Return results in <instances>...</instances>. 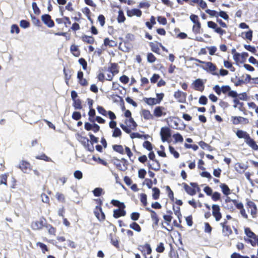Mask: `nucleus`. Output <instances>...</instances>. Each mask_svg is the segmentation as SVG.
Returning <instances> with one entry per match:
<instances>
[{
	"mask_svg": "<svg viewBox=\"0 0 258 258\" xmlns=\"http://www.w3.org/2000/svg\"><path fill=\"white\" fill-rule=\"evenodd\" d=\"M112 204L119 207V209H115L113 211V217L118 218L121 216H124L126 214L125 211L124 210L125 205L123 203H120L117 200H112Z\"/></svg>",
	"mask_w": 258,
	"mask_h": 258,
	"instance_id": "nucleus-1",
	"label": "nucleus"
},
{
	"mask_svg": "<svg viewBox=\"0 0 258 258\" xmlns=\"http://www.w3.org/2000/svg\"><path fill=\"white\" fill-rule=\"evenodd\" d=\"M125 123V125L121 123L120 124V126L121 128L127 134L131 133L132 130H135L137 126V124L132 117L126 119Z\"/></svg>",
	"mask_w": 258,
	"mask_h": 258,
	"instance_id": "nucleus-2",
	"label": "nucleus"
},
{
	"mask_svg": "<svg viewBox=\"0 0 258 258\" xmlns=\"http://www.w3.org/2000/svg\"><path fill=\"white\" fill-rule=\"evenodd\" d=\"M212 214L215 218L216 221H219L221 219L222 215L220 213V208L218 205H213L212 207Z\"/></svg>",
	"mask_w": 258,
	"mask_h": 258,
	"instance_id": "nucleus-3",
	"label": "nucleus"
},
{
	"mask_svg": "<svg viewBox=\"0 0 258 258\" xmlns=\"http://www.w3.org/2000/svg\"><path fill=\"white\" fill-rule=\"evenodd\" d=\"M162 141L164 142L171 137L170 130L167 127H162L160 132Z\"/></svg>",
	"mask_w": 258,
	"mask_h": 258,
	"instance_id": "nucleus-4",
	"label": "nucleus"
},
{
	"mask_svg": "<svg viewBox=\"0 0 258 258\" xmlns=\"http://www.w3.org/2000/svg\"><path fill=\"white\" fill-rule=\"evenodd\" d=\"M205 68H204V69L210 72L213 75L218 76H219L218 73L215 72L217 69V68L215 64H214L211 62H206L205 63Z\"/></svg>",
	"mask_w": 258,
	"mask_h": 258,
	"instance_id": "nucleus-5",
	"label": "nucleus"
},
{
	"mask_svg": "<svg viewBox=\"0 0 258 258\" xmlns=\"http://www.w3.org/2000/svg\"><path fill=\"white\" fill-rule=\"evenodd\" d=\"M30 164L29 163L22 160L20 164L18 166V168H20L22 172L25 173H28L30 170Z\"/></svg>",
	"mask_w": 258,
	"mask_h": 258,
	"instance_id": "nucleus-6",
	"label": "nucleus"
},
{
	"mask_svg": "<svg viewBox=\"0 0 258 258\" xmlns=\"http://www.w3.org/2000/svg\"><path fill=\"white\" fill-rule=\"evenodd\" d=\"M42 21L48 27L51 28L54 26V23L51 19V17L48 14L43 15L41 16Z\"/></svg>",
	"mask_w": 258,
	"mask_h": 258,
	"instance_id": "nucleus-7",
	"label": "nucleus"
},
{
	"mask_svg": "<svg viewBox=\"0 0 258 258\" xmlns=\"http://www.w3.org/2000/svg\"><path fill=\"white\" fill-rule=\"evenodd\" d=\"M44 224V219L42 218L39 221L33 222L31 224V228L33 230H40L43 228Z\"/></svg>",
	"mask_w": 258,
	"mask_h": 258,
	"instance_id": "nucleus-8",
	"label": "nucleus"
},
{
	"mask_svg": "<svg viewBox=\"0 0 258 258\" xmlns=\"http://www.w3.org/2000/svg\"><path fill=\"white\" fill-rule=\"evenodd\" d=\"M94 212L95 216L99 221L104 220L105 215L102 212V210L100 206H96Z\"/></svg>",
	"mask_w": 258,
	"mask_h": 258,
	"instance_id": "nucleus-9",
	"label": "nucleus"
},
{
	"mask_svg": "<svg viewBox=\"0 0 258 258\" xmlns=\"http://www.w3.org/2000/svg\"><path fill=\"white\" fill-rule=\"evenodd\" d=\"M186 94L181 91L178 90L175 92L174 96L179 102H183L185 100Z\"/></svg>",
	"mask_w": 258,
	"mask_h": 258,
	"instance_id": "nucleus-10",
	"label": "nucleus"
},
{
	"mask_svg": "<svg viewBox=\"0 0 258 258\" xmlns=\"http://www.w3.org/2000/svg\"><path fill=\"white\" fill-rule=\"evenodd\" d=\"M164 107L162 106H157L154 109V115L157 117L165 116L166 113L164 111Z\"/></svg>",
	"mask_w": 258,
	"mask_h": 258,
	"instance_id": "nucleus-11",
	"label": "nucleus"
},
{
	"mask_svg": "<svg viewBox=\"0 0 258 258\" xmlns=\"http://www.w3.org/2000/svg\"><path fill=\"white\" fill-rule=\"evenodd\" d=\"M194 88L195 90L203 91L204 89V83L202 80L198 79L194 81L193 83Z\"/></svg>",
	"mask_w": 258,
	"mask_h": 258,
	"instance_id": "nucleus-12",
	"label": "nucleus"
},
{
	"mask_svg": "<svg viewBox=\"0 0 258 258\" xmlns=\"http://www.w3.org/2000/svg\"><path fill=\"white\" fill-rule=\"evenodd\" d=\"M247 206L250 208V213L253 217H255L256 214V207L255 204L252 201H248L247 203Z\"/></svg>",
	"mask_w": 258,
	"mask_h": 258,
	"instance_id": "nucleus-13",
	"label": "nucleus"
},
{
	"mask_svg": "<svg viewBox=\"0 0 258 258\" xmlns=\"http://www.w3.org/2000/svg\"><path fill=\"white\" fill-rule=\"evenodd\" d=\"M245 142L253 150L255 151L258 150V146L254 142V141L250 137L248 138L247 140L245 141Z\"/></svg>",
	"mask_w": 258,
	"mask_h": 258,
	"instance_id": "nucleus-14",
	"label": "nucleus"
},
{
	"mask_svg": "<svg viewBox=\"0 0 258 258\" xmlns=\"http://www.w3.org/2000/svg\"><path fill=\"white\" fill-rule=\"evenodd\" d=\"M141 115L146 120L153 119L154 118L153 115L151 113L150 111L146 109L142 110Z\"/></svg>",
	"mask_w": 258,
	"mask_h": 258,
	"instance_id": "nucleus-15",
	"label": "nucleus"
},
{
	"mask_svg": "<svg viewBox=\"0 0 258 258\" xmlns=\"http://www.w3.org/2000/svg\"><path fill=\"white\" fill-rule=\"evenodd\" d=\"M182 185L185 190V191L189 195L193 196L196 194V191L195 188L189 186L185 183H183Z\"/></svg>",
	"mask_w": 258,
	"mask_h": 258,
	"instance_id": "nucleus-16",
	"label": "nucleus"
},
{
	"mask_svg": "<svg viewBox=\"0 0 258 258\" xmlns=\"http://www.w3.org/2000/svg\"><path fill=\"white\" fill-rule=\"evenodd\" d=\"M236 136L238 138L244 139L245 141L247 140L248 138L250 137L249 135L246 132L242 130H238L236 132Z\"/></svg>",
	"mask_w": 258,
	"mask_h": 258,
	"instance_id": "nucleus-17",
	"label": "nucleus"
},
{
	"mask_svg": "<svg viewBox=\"0 0 258 258\" xmlns=\"http://www.w3.org/2000/svg\"><path fill=\"white\" fill-rule=\"evenodd\" d=\"M127 15L129 17L136 16L137 17H141L142 15V12L139 9H134L127 12Z\"/></svg>",
	"mask_w": 258,
	"mask_h": 258,
	"instance_id": "nucleus-18",
	"label": "nucleus"
},
{
	"mask_svg": "<svg viewBox=\"0 0 258 258\" xmlns=\"http://www.w3.org/2000/svg\"><path fill=\"white\" fill-rule=\"evenodd\" d=\"M232 118L233 123L234 124H237L242 122H248L247 119L246 118L241 116H232Z\"/></svg>",
	"mask_w": 258,
	"mask_h": 258,
	"instance_id": "nucleus-19",
	"label": "nucleus"
},
{
	"mask_svg": "<svg viewBox=\"0 0 258 258\" xmlns=\"http://www.w3.org/2000/svg\"><path fill=\"white\" fill-rule=\"evenodd\" d=\"M139 249L143 252H145V249H147L146 254H150L152 252V248L149 244L146 243L144 245L140 246Z\"/></svg>",
	"mask_w": 258,
	"mask_h": 258,
	"instance_id": "nucleus-20",
	"label": "nucleus"
},
{
	"mask_svg": "<svg viewBox=\"0 0 258 258\" xmlns=\"http://www.w3.org/2000/svg\"><path fill=\"white\" fill-rule=\"evenodd\" d=\"M222 228V232L224 236H228L232 233V231L229 226L224 225Z\"/></svg>",
	"mask_w": 258,
	"mask_h": 258,
	"instance_id": "nucleus-21",
	"label": "nucleus"
},
{
	"mask_svg": "<svg viewBox=\"0 0 258 258\" xmlns=\"http://www.w3.org/2000/svg\"><path fill=\"white\" fill-rule=\"evenodd\" d=\"M144 100L149 105H153L158 104L156 98H144Z\"/></svg>",
	"mask_w": 258,
	"mask_h": 258,
	"instance_id": "nucleus-22",
	"label": "nucleus"
},
{
	"mask_svg": "<svg viewBox=\"0 0 258 258\" xmlns=\"http://www.w3.org/2000/svg\"><path fill=\"white\" fill-rule=\"evenodd\" d=\"M220 187H221L223 194L225 195L228 196L230 194V190L226 184L222 183L220 184Z\"/></svg>",
	"mask_w": 258,
	"mask_h": 258,
	"instance_id": "nucleus-23",
	"label": "nucleus"
},
{
	"mask_svg": "<svg viewBox=\"0 0 258 258\" xmlns=\"http://www.w3.org/2000/svg\"><path fill=\"white\" fill-rule=\"evenodd\" d=\"M82 40L88 44H92L94 42V39L93 37L87 35H85L82 37Z\"/></svg>",
	"mask_w": 258,
	"mask_h": 258,
	"instance_id": "nucleus-24",
	"label": "nucleus"
},
{
	"mask_svg": "<svg viewBox=\"0 0 258 258\" xmlns=\"http://www.w3.org/2000/svg\"><path fill=\"white\" fill-rule=\"evenodd\" d=\"M153 194L152 197L154 200H157L159 198L160 190L157 187H154L152 188Z\"/></svg>",
	"mask_w": 258,
	"mask_h": 258,
	"instance_id": "nucleus-25",
	"label": "nucleus"
},
{
	"mask_svg": "<svg viewBox=\"0 0 258 258\" xmlns=\"http://www.w3.org/2000/svg\"><path fill=\"white\" fill-rule=\"evenodd\" d=\"M244 232L248 237L253 238L254 239H255V234L253 232H252L249 228H246L244 230Z\"/></svg>",
	"mask_w": 258,
	"mask_h": 258,
	"instance_id": "nucleus-26",
	"label": "nucleus"
},
{
	"mask_svg": "<svg viewBox=\"0 0 258 258\" xmlns=\"http://www.w3.org/2000/svg\"><path fill=\"white\" fill-rule=\"evenodd\" d=\"M130 227L138 232H140L141 231V227L138 223L136 222H133L132 224H131L130 225Z\"/></svg>",
	"mask_w": 258,
	"mask_h": 258,
	"instance_id": "nucleus-27",
	"label": "nucleus"
},
{
	"mask_svg": "<svg viewBox=\"0 0 258 258\" xmlns=\"http://www.w3.org/2000/svg\"><path fill=\"white\" fill-rule=\"evenodd\" d=\"M191 1L194 3L199 4L203 9H205L207 7V4L203 0H191Z\"/></svg>",
	"mask_w": 258,
	"mask_h": 258,
	"instance_id": "nucleus-28",
	"label": "nucleus"
},
{
	"mask_svg": "<svg viewBox=\"0 0 258 258\" xmlns=\"http://www.w3.org/2000/svg\"><path fill=\"white\" fill-rule=\"evenodd\" d=\"M113 149L115 151H116L120 154H123L124 153V150H123V147L121 145H113Z\"/></svg>",
	"mask_w": 258,
	"mask_h": 258,
	"instance_id": "nucleus-29",
	"label": "nucleus"
},
{
	"mask_svg": "<svg viewBox=\"0 0 258 258\" xmlns=\"http://www.w3.org/2000/svg\"><path fill=\"white\" fill-rule=\"evenodd\" d=\"M117 65L115 63H111V67L109 68L110 72L111 74H113V75L116 74L118 73V71L117 69Z\"/></svg>",
	"mask_w": 258,
	"mask_h": 258,
	"instance_id": "nucleus-30",
	"label": "nucleus"
},
{
	"mask_svg": "<svg viewBox=\"0 0 258 258\" xmlns=\"http://www.w3.org/2000/svg\"><path fill=\"white\" fill-rule=\"evenodd\" d=\"M79 141L85 147H86V146L90 144L89 140L86 137H81Z\"/></svg>",
	"mask_w": 258,
	"mask_h": 258,
	"instance_id": "nucleus-31",
	"label": "nucleus"
},
{
	"mask_svg": "<svg viewBox=\"0 0 258 258\" xmlns=\"http://www.w3.org/2000/svg\"><path fill=\"white\" fill-rule=\"evenodd\" d=\"M125 18L124 16L123 13L122 11H119L118 15L117 17V21L119 23H122L124 21Z\"/></svg>",
	"mask_w": 258,
	"mask_h": 258,
	"instance_id": "nucleus-32",
	"label": "nucleus"
},
{
	"mask_svg": "<svg viewBox=\"0 0 258 258\" xmlns=\"http://www.w3.org/2000/svg\"><path fill=\"white\" fill-rule=\"evenodd\" d=\"M200 29H201V24L200 23H198L197 24H195L192 27V31L194 33L196 34H198L200 33Z\"/></svg>",
	"mask_w": 258,
	"mask_h": 258,
	"instance_id": "nucleus-33",
	"label": "nucleus"
},
{
	"mask_svg": "<svg viewBox=\"0 0 258 258\" xmlns=\"http://www.w3.org/2000/svg\"><path fill=\"white\" fill-rule=\"evenodd\" d=\"M169 151L171 154H173L175 158H178L179 157V154L175 150L174 148L172 146L169 147Z\"/></svg>",
	"mask_w": 258,
	"mask_h": 258,
	"instance_id": "nucleus-34",
	"label": "nucleus"
},
{
	"mask_svg": "<svg viewBox=\"0 0 258 258\" xmlns=\"http://www.w3.org/2000/svg\"><path fill=\"white\" fill-rule=\"evenodd\" d=\"M36 158L37 159L43 160L45 161H51V159L44 154H43L40 156H37Z\"/></svg>",
	"mask_w": 258,
	"mask_h": 258,
	"instance_id": "nucleus-35",
	"label": "nucleus"
},
{
	"mask_svg": "<svg viewBox=\"0 0 258 258\" xmlns=\"http://www.w3.org/2000/svg\"><path fill=\"white\" fill-rule=\"evenodd\" d=\"M102 191H103L102 188H101L100 187H97V188H95L93 190V192L95 196L99 197L102 194Z\"/></svg>",
	"mask_w": 258,
	"mask_h": 258,
	"instance_id": "nucleus-36",
	"label": "nucleus"
},
{
	"mask_svg": "<svg viewBox=\"0 0 258 258\" xmlns=\"http://www.w3.org/2000/svg\"><path fill=\"white\" fill-rule=\"evenodd\" d=\"M121 131L119 128L116 127L114 129V131H113V132L112 134V136L113 137H115V138L119 137L121 136Z\"/></svg>",
	"mask_w": 258,
	"mask_h": 258,
	"instance_id": "nucleus-37",
	"label": "nucleus"
},
{
	"mask_svg": "<svg viewBox=\"0 0 258 258\" xmlns=\"http://www.w3.org/2000/svg\"><path fill=\"white\" fill-rule=\"evenodd\" d=\"M71 51L72 52L73 54L76 56H78L79 55L78 47L75 45H73L71 46Z\"/></svg>",
	"mask_w": 258,
	"mask_h": 258,
	"instance_id": "nucleus-38",
	"label": "nucleus"
},
{
	"mask_svg": "<svg viewBox=\"0 0 258 258\" xmlns=\"http://www.w3.org/2000/svg\"><path fill=\"white\" fill-rule=\"evenodd\" d=\"M8 175L7 174H2L0 176V184L7 185Z\"/></svg>",
	"mask_w": 258,
	"mask_h": 258,
	"instance_id": "nucleus-39",
	"label": "nucleus"
},
{
	"mask_svg": "<svg viewBox=\"0 0 258 258\" xmlns=\"http://www.w3.org/2000/svg\"><path fill=\"white\" fill-rule=\"evenodd\" d=\"M150 212H151V218L152 220L155 221V223L156 224H157L159 221V219L157 217V214L153 210H150Z\"/></svg>",
	"mask_w": 258,
	"mask_h": 258,
	"instance_id": "nucleus-40",
	"label": "nucleus"
},
{
	"mask_svg": "<svg viewBox=\"0 0 258 258\" xmlns=\"http://www.w3.org/2000/svg\"><path fill=\"white\" fill-rule=\"evenodd\" d=\"M206 12L212 17H218V13L216 11L208 9L206 10Z\"/></svg>",
	"mask_w": 258,
	"mask_h": 258,
	"instance_id": "nucleus-41",
	"label": "nucleus"
},
{
	"mask_svg": "<svg viewBox=\"0 0 258 258\" xmlns=\"http://www.w3.org/2000/svg\"><path fill=\"white\" fill-rule=\"evenodd\" d=\"M20 26L24 29L27 28L30 26V23L29 22L26 21V20H21L20 22Z\"/></svg>",
	"mask_w": 258,
	"mask_h": 258,
	"instance_id": "nucleus-42",
	"label": "nucleus"
},
{
	"mask_svg": "<svg viewBox=\"0 0 258 258\" xmlns=\"http://www.w3.org/2000/svg\"><path fill=\"white\" fill-rule=\"evenodd\" d=\"M74 106L76 109H80L82 108L81 102L80 99L74 100Z\"/></svg>",
	"mask_w": 258,
	"mask_h": 258,
	"instance_id": "nucleus-43",
	"label": "nucleus"
},
{
	"mask_svg": "<svg viewBox=\"0 0 258 258\" xmlns=\"http://www.w3.org/2000/svg\"><path fill=\"white\" fill-rule=\"evenodd\" d=\"M55 197L59 202H64L65 201L64 196L62 194L57 192L55 195Z\"/></svg>",
	"mask_w": 258,
	"mask_h": 258,
	"instance_id": "nucleus-44",
	"label": "nucleus"
},
{
	"mask_svg": "<svg viewBox=\"0 0 258 258\" xmlns=\"http://www.w3.org/2000/svg\"><path fill=\"white\" fill-rule=\"evenodd\" d=\"M244 47L246 50L255 54L256 50L254 47L251 46L250 45H244Z\"/></svg>",
	"mask_w": 258,
	"mask_h": 258,
	"instance_id": "nucleus-45",
	"label": "nucleus"
},
{
	"mask_svg": "<svg viewBox=\"0 0 258 258\" xmlns=\"http://www.w3.org/2000/svg\"><path fill=\"white\" fill-rule=\"evenodd\" d=\"M143 147L148 151H151L152 150V146L151 143L149 141H145L143 143Z\"/></svg>",
	"mask_w": 258,
	"mask_h": 258,
	"instance_id": "nucleus-46",
	"label": "nucleus"
},
{
	"mask_svg": "<svg viewBox=\"0 0 258 258\" xmlns=\"http://www.w3.org/2000/svg\"><path fill=\"white\" fill-rule=\"evenodd\" d=\"M173 137L176 142H182L183 141L182 136L179 134H175Z\"/></svg>",
	"mask_w": 258,
	"mask_h": 258,
	"instance_id": "nucleus-47",
	"label": "nucleus"
},
{
	"mask_svg": "<svg viewBox=\"0 0 258 258\" xmlns=\"http://www.w3.org/2000/svg\"><path fill=\"white\" fill-rule=\"evenodd\" d=\"M32 7L34 11V13L36 15H39L40 13V11L36 3L33 2L32 4Z\"/></svg>",
	"mask_w": 258,
	"mask_h": 258,
	"instance_id": "nucleus-48",
	"label": "nucleus"
},
{
	"mask_svg": "<svg viewBox=\"0 0 258 258\" xmlns=\"http://www.w3.org/2000/svg\"><path fill=\"white\" fill-rule=\"evenodd\" d=\"M79 63L82 66L83 69L85 70L87 69V63L85 59L81 58L79 59Z\"/></svg>",
	"mask_w": 258,
	"mask_h": 258,
	"instance_id": "nucleus-49",
	"label": "nucleus"
},
{
	"mask_svg": "<svg viewBox=\"0 0 258 258\" xmlns=\"http://www.w3.org/2000/svg\"><path fill=\"white\" fill-rule=\"evenodd\" d=\"M173 210L175 215H176L178 219L180 220V218L181 217V214L180 212V208L179 207H176V208L173 207Z\"/></svg>",
	"mask_w": 258,
	"mask_h": 258,
	"instance_id": "nucleus-50",
	"label": "nucleus"
},
{
	"mask_svg": "<svg viewBox=\"0 0 258 258\" xmlns=\"http://www.w3.org/2000/svg\"><path fill=\"white\" fill-rule=\"evenodd\" d=\"M97 111H98V112L100 114H102V115H103L104 116H106L107 115V111L102 106H98L97 107Z\"/></svg>",
	"mask_w": 258,
	"mask_h": 258,
	"instance_id": "nucleus-51",
	"label": "nucleus"
},
{
	"mask_svg": "<svg viewBox=\"0 0 258 258\" xmlns=\"http://www.w3.org/2000/svg\"><path fill=\"white\" fill-rule=\"evenodd\" d=\"M19 31H20V29H19L18 25L14 24L11 26V33H14L15 32L17 34H18L19 33Z\"/></svg>",
	"mask_w": 258,
	"mask_h": 258,
	"instance_id": "nucleus-52",
	"label": "nucleus"
},
{
	"mask_svg": "<svg viewBox=\"0 0 258 258\" xmlns=\"http://www.w3.org/2000/svg\"><path fill=\"white\" fill-rule=\"evenodd\" d=\"M140 200H141V202L144 205V206H146L147 204V196L145 194H142L141 195Z\"/></svg>",
	"mask_w": 258,
	"mask_h": 258,
	"instance_id": "nucleus-53",
	"label": "nucleus"
},
{
	"mask_svg": "<svg viewBox=\"0 0 258 258\" xmlns=\"http://www.w3.org/2000/svg\"><path fill=\"white\" fill-rule=\"evenodd\" d=\"M147 59L149 62L152 63L155 61L156 57L152 53H149L147 55Z\"/></svg>",
	"mask_w": 258,
	"mask_h": 258,
	"instance_id": "nucleus-54",
	"label": "nucleus"
},
{
	"mask_svg": "<svg viewBox=\"0 0 258 258\" xmlns=\"http://www.w3.org/2000/svg\"><path fill=\"white\" fill-rule=\"evenodd\" d=\"M146 174V171L144 169H141L138 171V176L140 178H144Z\"/></svg>",
	"mask_w": 258,
	"mask_h": 258,
	"instance_id": "nucleus-55",
	"label": "nucleus"
},
{
	"mask_svg": "<svg viewBox=\"0 0 258 258\" xmlns=\"http://www.w3.org/2000/svg\"><path fill=\"white\" fill-rule=\"evenodd\" d=\"M190 19L195 24H197L198 23H200L198 20V17L196 15H191L190 16Z\"/></svg>",
	"mask_w": 258,
	"mask_h": 258,
	"instance_id": "nucleus-56",
	"label": "nucleus"
},
{
	"mask_svg": "<svg viewBox=\"0 0 258 258\" xmlns=\"http://www.w3.org/2000/svg\"><path fill=\"white\" fill-rule=\"evenodd\" d=\"M164 249V244L162 242H160L156 248L157 251L160 253L163 252Z\"/></svg>",
	"mask_w": 258,
	"mask_h": 258,
	"instance_id": "nucleus-57",
	"label": "nucleus"
},
{
	"mask_svg": "<svg viewBox=\"0 0 258 258\" xmlns=\"http://www.w3.org/2000/svg\"><path fill=\"white\" fill-rule=\"evenodd\" d=\"M212 227L208 223H205V229L204 231L206 233H210L212 231Z\"/></svg>",
	"mask_w": 258,
	"mask_h": 258,
	"instance_id": "nucleus-58",
	"label": "nucleus"
},
{
	"mask_svg": "<svg viewBox=\"0 0 258 258\" xmlns=\"http://www.w3.org/2000/svg\"><path fill=\"white\" fill-rule=\"evenodd\" d=\"M140 214L138 212H133L131 215V219L134 221H137L139 219Z\"/></svg>",
	"mask_w": 258,
	"mask_h": 258,
	"instance_id": "nucleus-59",
	"label": "nucleus"
},
{
	"mask_svg": "<svg viewBox=\"0 0 258 258\" xmlns=\"http://www.w3.org/2000/svg\"><path fill=\"white\" fill-rule=\"evenodd\" d=\"M231 89V88L228 85H225L222 86V92L224 94H226L227 93H229Z\"/></svg>",
	"mask_w": 258,
	"mask_h": 258,
	"instance_id": "nucleus-60",
	"label": "nucleus"
},
{
	"mask_svg": "<svg viewBox=\"0 0 258 258\" xmlns=\"http://www.w3.org/2000/svg\"><path fill=\"white\" fill-rule=\"evenodd\" d=\"M74 175L75 177L78 179H82V177H83L82 173L79 170H76L74 172Z\"/></svg>",
	"mask_w": 258,
	"mask_h": 258,
	"instance_id": "nucleus-61",
	"label": "nucleus"
},
{
	"mask_svg": "<svg viewBox=\"0 0 258 258\" xmlns=\"http://www.w3.org/2000/svg\"><path fill=\"white\" fill-rule=\"evenodd\" d=\"M72 117L73 119H74L76 120H78L80 119L81 117V113L79 112H77V111L74 112L73 113Z\"/></svg>",
	"mask_w": 258,
	"mask_h": 258,
	"instance_id": "nucleus-62",
	"label": "nucleus"
},
{
	"mask_svg": "<svg viewBox=\"0 0 258 258\" xmlns=\"http://www.w3.org/2000/svg\"><path fill=\"white\" fill-rule=\"evenodd\" d=\"M207 100L208 99L206 96H202L200 98L199 102L201 104L205 105L207 104Z\"/></svg>",
	"mask_w": 258,
	"mask_h": 258,
	"instance_id": "nucleus-63",
	"label": "nucleus"
},
{
	"mask_svg": "<svg viewBox=\"0 0 258 258\" xmlns=\"http://www.w3.org/2000/svg\"><path fill=\"white\" fill-rule=\"evenodd\" d=\"M220 194L218 192H214L212 198L214 201H218L220 198Z\"/></svg>",
	"mask_w": 258,
	"mask_h": 258,
	"instance_id": "nucleus-64",
	"label": "nucleus"
}]
</instances>
